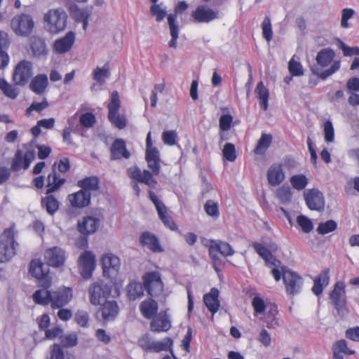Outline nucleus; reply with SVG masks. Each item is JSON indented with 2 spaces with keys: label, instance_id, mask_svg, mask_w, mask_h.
<instances>
[{
  "label": "nucleus",
  "instance_id": "obj_1",
  "mask_svg": "<svg viewBox=\"0 0 359 359\" xmlns=\"http://www.w3.org/2000/svg\"><path fill=\"white\" fill-rule=\"evenodd\" d=\"M335 53L331 48H323L316 55L317 65L311 67L312 73L318 76L322 80H325L329 76L337 72L341 67L339 60L334 61Z\"/></svg>",
  "mask_w": 359,
  "mask_h": 359
},
{
  "label": "nucleus",
  "instance_id": "obj_2",
  "mask_svg": "<svg viewBox=\"0 0 359 359\" xmlns=\"http://www.w3.org/2000/svg\"><path fill=\"white\" fill-rule=\"evenodd\" d=\"M251 246L264 260L267 266L273 267L271 274L276 281H279L281 279V272L280 271L281 262L272 255L273 252H276L278 250V245L271 240H266L262 243L252 242Z\"/></svg>",
  "mask_w": 359,
  "mask_h": 359
},
{
  "label": "nucleus",
  "instance_id": "obj_3",
  "mask_svg": "<svg viewBox=\"0 0 359 359\" xmlns=\"http://www.w3.org/2000/svg\"><path fill=\"white\" fill-rule=\"evenodd\" d=\"M44 28L50 34H58L67 27V14L62 8L50 9L43 15Z\"/></svg>",
  "mask_w": 359,
  "mask_h": 359
},
{
  "label": "nucleus",
  "instance_id": "obj_4",
  "mask_svg": "<svg viewBox=\"0 0 359 359\" xmlns=\"http://www.w3.org/2000/svg\"><path fill=\"white\" fill-rule=\"evenodd\" d=\"M13 229H6L0 236V262L10 260L15 254V248L18 244L14 238Z\"/></svg>",
  "mask_w": 359,
  "mask_h": 359
},
{
  "label": "nucleus",
  "instance_id": "obj_5",
  "mask_svg": "<svg viewBox=\"0 0 359 359\" xmlns=\"http://www.w3.org/2000/svg\"><path fill=\"white\" fill-rule=\"evenodd\" d=\"M11 27L17 36H27L34 27V22L32 15L22 13L12 18Z\"/></svg>",
  "mask_w": 359,
  "mask_h": 359
},
{
  "label": "nucleus",
  "instance_id": "obj_6",
  "mask_svg": "<svg viewBox=\"0 0 359 359\" xmlns=\"http://www.w3.org/2000/svg\"><path fill=\"white\" fill-rule=\"evenodd\" d=\"M281 278H283L286 292L294 295L301 292L303 285L302 278L296 272L280 265Z\"/></svg>",
  "mask_w": 359,
  "mask_h": 359
},
{
  "label": "nucleus",
  "instance_id": "obj_7",
  "mask_svg": "<svg viewBox=\"0 0 359 359\" xmlns=\"http://www.w3.org/2000/svg\"><path fill=\"white\" fill-rule=\"evenodd\" d=\"M111 287L102 280L92 283L88 287L89 300L91 304L97 306L105 301L111 294Z\"/></svg>",
  "mask_w": 359,
  "mask_h": 359
},
{
  "label": "nucleus",
  "instance_id": "obj_8",
  "mask_svg": "<svg viewBox=\"0 0 359 359\" xmlns=\"http://www.w3.org/2000/svg\"><path fill=\"white\" fill-rule=\"evenodd\" d=\"M142 279L145 290L150 296L158 297L162 294L163 284L158 272H147L143 276Z\"/></svg>",
  "mask_w": 359,
  "mask_h": 359
},
{
  "label": "nucleus",
  "instance_id": "obj_9",
  "mask_svg": "<svg viewBox=\"0 0 359 359\" xmlns=\"http://www.w3.org/2000/svg\"><path fill=\"white\" fill-rule=\"evenodd\" d=\"M100 262L103 276L110 279L115 278L121 267L119 257L112 253H107L101 257Z\"/></svg>",
  "mask_w": 359,
  "mask_h": 359
},
{
  "label": "nucleus",
  "instance_id": "obj_10",
  "mask_svg": "<svg viewBox=\"0 0 359 359\" xmlns=\"http://www.w3.org/2000/svg\"><path fill=\"white\" fill-rule=\"evenodd\" d=\"M95 255L91 251H85L78 259L79 271L84 279H90L95 269Z\"/></svg>",
  "mask_w": 359,
  "mask_h": 359
},
{
  "label": "nucleus",
  "instance_id": "obj_11",
  "mask_svg": "<svg viewBox=\"0 0 359 359\" xmlns=\"http://www.w3.org/2000/svg\"><path fill=\"white\" fill-rule=\"evenodd\" d=\"M33 75V67L32 62L27 60L20 61L15 67L13 80L15 85L25 86Z\"/></svg>",
  "mask_w": 359,
  "mask_h": 359
},
{
  "label": "nucleus",
  "instance_id": "obj_12",
  "mask_svg": "<svg viewBox=\"0 0 359 359\" xmlns=\"http://www.w3.org/2000/svg\"><path fill=\"white\" fill-rule=\"evenodd\" d=\"M49 269L40 260H32L29 266V273L39 280L42 287H49L51 284V278L48 275Z\"/></svg>",
  "mask_w": 359,
  "mask_h": 359
},
{
  "label": "nucleus",
  "instance_id": "obj_13",
  "mask_svg": "<svg viewBox=\"0 0 359 359\" xmlns=\"http://www.w3.org/2000/svg\"><path fill=\"white\" fill-rule=\"evenodd\" d=\"M149 196L150 200L154 204L158 212V215L161 220L163 222V224L172 231L177 230V226L175 223L172 217L168 215L167 208L163 204V203L158 198V196L152 191H149Z\"/></svg>",
  "mask_w": 359,
  "mask_h": 359
},
{
  "label": "nucleus",
  "instance_id": "obj_14",
  "mask_svg": "<svg viewBox=\"0 0 359 359\" xmlns=\"http://www.w3.org/2000/svg\"><path fill=\"white\" fill-rule=\"evenodd\" d=\"M306 204L311 210L322 211L325 207V198L318 189H307L304 192Z\"/></svg>",
  "mask_w": 359,
  "mask_h": 359
},
{
  "label": "nucleus",
  "instance_id": "obj_15",
  "mask_svg": "<svg viewBox=\"0 0 359 359\" xmlns=\"http://www.w3.org/2000/svg\"><path fill=\"white\" fill-rule=\"evenodd\" d=\"M128 174L136 182L144 183L149 188L156 187V180L154 178L152 173L147 170L142 171L138 167L134 166L128 169Z\"/></svg>",
  "mask_w": 359,
  "mask_h": 359
},
{
  "label": "nucleus",
  "instance_id": "obj_16",
  "mask_svg": "<svg viewBox=\"0 0 359 359\" xmlns=\"http://www.w3.org/2000/svg\"><path fill=\"white\" fill-rule=\"evenodd\" d=\"M35 151L28 150L25 154L22 151L18 150L14 156L12 163V168L14 170H20L23 168L27 169L31 163L35 159Z\"/></svg>",
  "mask_w": 359,
  "mask_h": 359
},
{
  "label": "nucleus",
  "instance_id": "obj_17",
  "mask_svg": "<svg viewBox=\"0 0 359 359\" xmlns=\"http://www.w3.org/2000/svg\"><path fill=\"white\" fill-rule=\"evenodd\" d=\"M100 220L93 216L83 217L77 223L78 231L84 236L94 233L98 229Z\"/></svg>",
  "mask_w": 359,
  "mask_h": 359
},
{
  "label": "nucleus",
  "instance_id": "obj_18",
  "mask_svg": "<svg viewBox=\"0 0 359 359\" xmlns=\"http://www.w3.org/2000/svg\"><path fill=\"white\" fill-rule=\"evenodd\" d=\"M44 258L48 264L53 267H60L65 262V251L58 247H53L46 250Z\"/></svg>",
  "mask_w": 359,
  "mask_h": 359
},
{
  "label": "nucleus",
  "instance_id": "obj_19",
  "mask_svg": "<svg viewBox=\"0 0 359 359\" xmlns=\"http://www.w3.org/2000/svg\"><path fill=\"white\" fill-rule=\"evenodd\" d=\"M196 22H209L218 18V12L204 5L198 6L191 13Z\"/></svg>",
  "mask_w": 359,
  "mask_h": 359
},
{
  "label": "nucleus",
  "instance_id": "obj_20",
  "mask_svg": "<svg viewBox=\"0 0 359 359\" xmlns=\"http://www.w3.org/2000/svg\"><path fill=\"white\" fill-rule=\"evenodd\" d=\"M266 177L271 186L276 187L280 184L285 178L282 164L278 163L271 164L268 168Z\"/></svg>",
  "mask_w": 359,
  "mask_h": 359
},
{
  "label": "nucleus",
  "instance_id": "obj_21",
  "mask_svg": "<svg viewBox=\"0 0 359 359\" xmlns=\"http://www.w3.org/2000/svg\"><path fill=\"white\" fill-rule=\"evenodd\" d=\"M72 299V290L70 287L59 288L53 293L52 307L60 309L67 304Z\"/></svg>",
  "mask_w": 359,
  "mask_h": 359
},
{
  "label": "nucleus",
  "instance_id": "obj_22",
  "mask_svg": "<svg viewBox=\"0 0 359 359\" xmlns=\"http://www.w3.org/2000/svg\"><path fill=\"white\" fill-rule=\"evenodd\" d=\"M75 42V34L69 32L66 35L55 41L53 48L57 54H64L69 51Z\"/></svg>",
  "mask_w": 359,
  "mask_h": 359
},
{
  "label": "nucleus",
  "instance_id": "obj_23",
  "mask_svg": "<svg viewBox=\"0 0 359 359\" xmlns=\"http://www.w3.org/2000/svg\"><path fill=\"white\" fill-rule=\"evenodd\" d=\"M170 327L171 322L165 311L160 312L151 322V330L152 332H167Z\"/></svg>",
  "mask_w": 359,
  "mask_h": 359
},
{
  "label": "nucleus",
  "instance_id": "obj_24",
  "mask_svg": "<svg viewBox=\"0 0 359 359\" xmlns=\"http://www.w3.org/2000/svg\"><path fill=\"white\" fill-rule=\"evenodd\" d=\"M140 243L142 246L147 248L153 252H163V248L161 245L158 238L151 232H143L140 237Z\"/></svg>",
  "mask_w": 359,
  "mask_h": 359
},
{
  "label": "nucleus",
  "instance_id": "obj_25",
  "mask_svg": "<svg viewBox=\"0 0 359 359\" xmlns=\"http://www.w3.org/2000/svg\"><path fill=\"white\" fill-rule=\"evenodd\" d=\"M330 299L337 310L342 309L346 304L345 284L343 282H337L330 293Z\"/></svg>",
  "mask_w": 359,
  "mask_h": 359
},
{
  "label": "nucleus",
  "instance_id": "obj_26",
  "mask_svg": "<svg viewBox=\"0 0 359 359\" xmlns=\"http://www.w3.org/2000/svg\"><path fill=\"white\" fill-rule=\"evenodd\" d=\"M219 252L224 257L231 256L234 254L232 247L226 242L221 241H212L209 248L210 256L212 259H215L217 255L215 253Z\"/></svg>",
  "mask_w": 359,
  "mask_h": 359
},
{
  "label": "nucleus",
  "instance_id": "obj_27",
  "mask_svg": "<svg viewBox=\"0 0 359 359\" xmlns=\"http://www.w3.org/2000/svg\"><path fill=\"white\" fill-rule=\"evenodd\" d=\"M93 7L79 8L74 5L70 9L71 15L76 22L83 23V28L86 29L88 25V20L92 13Z\"/></svg>",
  "mask_w": 359,
  "mask_h": 359
},
{
  "label": "nucleus",
  "instance_id": "obj_28",
  "mask_svg": "<svg viewBox=\"0 0 359 359\" xmlns=\"http://www.w3.org/2000/svg\"><path fill=\"white\" fill-rule=\"evenodd\" d=\"M56 169V163H55L52 168V172L47 177V194L57 190L65 182V179L57 173Z\"/></svg>",
  "mask_w": 359,
  "mask_h": 359
},
{
  "label": "nucleus",
  "instance_id": "obj_29",
  "mask_svg": "<svg viewBox=\"0 0 359 359\" xmlns=\"http://www.w3.org/2000/svg\"><path fill=\"white\" fill-rule=\"evenodd\" d=\"M219 294V290L215 287H212L208 293L203 296V302L212 315L217 312L220 306Z\"/></svg>",
  "mask_w": 359,
  "mask_h": 359
},
{
  "label": "nucleus",
  "instance_id": "obj_30",
  "mask_svg": "<svg viewBox=\"0 0 359 359\" xmlns=\"http://www.w3.org/2000/svg\"><path fill=\"white\" fill-rule=\"evenodd\" d=\"M111 158L118 160L122 158H129L130 154L127 150L126 142L122 139H116L111 147Z\"/></svg>",
  "mask_w": 359,
  "mask_h": 359
},
{
  "label": "nucleus",
  "instance_id": "obj_31",
  "mask_svg": "<svg viewBox=\"0 0 359 359\" xmlns=\"http://www.w3.org/2000/svg\"><path fill=\"white\" fill-rule=\"evenodd\" d=\"M90 194L86 193L83 190H80L68 196L71 205L75 208H84L90 203Z\"/></svg>",
  "mask_w": 359,
  "mask_h": 359
},
{
  "label": "nucleus",
  "instance_id": "obj_32",
  "mask_svg": "<svg viewBox=\"0 0 359 359\" xmlns=\"http://www.w3.org/2000/svg\"><path fill=\"white\" fill-rule=\"evenodd\" d=\"M118 306L115 301H106L101 308L102 317L104 321L114 320L118 313Z\"/></svg>",
  "mask_w": 359,
  "mask_h": 359
},
{
  "label": "nucleus",
  "instance_id": "obj_33",
  "mask_svg": "<svg viewBox=\"0 0 359 359\" xmlns=\"http://www.w3.org/2000/svg\"><path fill=\"white\" fill-rule=\"evenodd\" d=\"M48 84V76L46 74H38L34 76L30 84L29 88L37 95L43 94Z\"/></svg>",
  "mask_w": 359,
  "mask_h": 359
},
{
  "label": "nucleus",
  "instance_id": "obj_34",
  "mask_svg": "<svg viewBox=\"0 0 359 359\" xmlns=\"http://www.w3.org/2000/svg\"><path fill=\"white\" fill-rule=\"evenodd\" d=\"M77 184L81 188V190L90 194L98 191L100 180L96 176H90L78 181Z\"/></svg>",
  "mask_w": 359,
  "mask_h": 359
},
{
  "label": "nucleus",
  "instance_id": "obj_35",
  "mask_svg": "<svg viewBox=\"0 0 359 359\" xmlns=\"http://www.w3.org/2000/svg\"><path fill=\"white\" fill-rule=\"evenodd\" d=\"M330 282L329 269H325L314 279V284L312 288L313 292L316 295H319L323 292V287H326Z\"/></svg>",
  "mask_w": 359,
  "mask_h": 359
},
{
  "label": "nucleus",
  "instance_id": "obj_36",
  "mask_svg": "<svg viewBox=\"0 0 359 359\" xmlns=\"http://www.w3.org/2000/svg\"><path fill=\"white\" fill-rule=\"evenodd\" d=\"M168 22L170 27L171 39L169 41L170 48H176L177 41L179 36V27L177 22L176 14H170L168 15Z\"/></svg>",
  "mask_w": 359,
  "mask_h": 359
},
{
  "label": "nucleus",
  "instance_id": "obj_37",
  "mask_svg": "<svg viewBox=\"0 0 359 359\" xmlns=\"http://www.w3.org/2000/svg\"><path fill=\"white\" fill-rule=\"evenodd\" d=\"M140 310L144 318L151 319L157 313L158 304L152 299H146L140 304Z\"/></svg>",
  "mask_w": 359,
  "mask_h": 359
},
{
  "label": "nucleus",
  "instance_id": "obj_38",
  "mask_svg": "<svg viewBox=\"0 0 359 359\" xmlns=\"http://www.w3.org/2000/svg\"><path fill=\"white\" fill-rule=\"evenodd\" d=\"M255 91L257 97L259 100L260 107L263 110L266 111L269 106V90L264 86L263 82L260 81L257 83Z\"/></svg>",
  "mask_w": 359,
  "mask_h": 359
},
{
  "label": "nucleus",
  "instance_id": "obj_39",
  "mask_svg": "<svg viewBox=\"0 0 359 359\" xmlns=\"http://www.w3.org/2000/svg\"><path fill=\"white\" fill-rule=\"evenodd\" d=\"M48 287L37 290L32 295L34 302L36 304L41 305H48L49 303L52 304L53 294L47 290Z\"/></svg>",
  "mask_w": 359,
  "mask_h": 359
},
{
  "label": "nucleus",
  "instance_id": "obj_40",
  "mask_svg": "<svg viewBox=\"0 0 359 359\" xmlns=\"http://www.w3.org/2000/svg\"><path fill=\"white\" fill-rule=\"evenodd\" d=\"M93 78L100 85L105 83L107 79L110 76L109 65L105 63L102 67H97L92 72Z\"/></svg>",
  "mask_w": 359,
  "mask_h": 359
},
{
  "label": "nucleus",
  "instance_id": "obj_41",
  "mask_svg": "<svg viewBox=\"0 0 359 359\" xmlns=\"http://www.w3.org/2000/svg\"><path fill=\"white\" fill-rule=\"evenodd\" d=\"M144 285L140 282H131L128 285V296L130 300H136L143 297L144 292Z\"/></svg>",
  "mask_w": 359,
  "mask_h": 359
},
{
  "label": "nucleus",
  "instance_id": "obj_42",
  "mask_svg": "<svg viewBox=\"0 0 359 359\" xmlns=\"http://www.w3.org/2000/svg\"><path fill=\"white\" fill-rule=\"evenodd\" d=\"M278 314V308L275 304L269 305V309H267L266 315L264 319V322L266 324V327L269 329L275 328L278 325V322L276 318V315Z\"/></svg>",
  "mask_w": 359,
  "mask_h": 359
},
{
  "label": "nucleus",
  "instance_id": "obj_43",
  "mask_svg": "<svg viewBox=\"0 0 359 359\" xmlns=\"http://www.w3.org/2000/svg\"><path fill=\"white\" fill-rule=\"evenodd\" d=\"M272 142V135L270 134L262 133L257 144L255 149L256 154H263L269 147Z\"/></svg>",
  "mask_w": 359,
  "mask_h": 359
},
{
  "label": "nucleus",
  "instance_id": "obj_44",
  "mask_svg": "<svg viewBox=\"0 0 359 359\" xmlns=\"http://www.w3.org/2000/svg\"><path fill=\"white\" fill-rule=\"evenodd\" d=\"M41 205L50 215H53L59 208L58 201L53 196L48 195L41 200Z\"/></svg>",
  "mask_w": 359,
  "mask_h": 359
},
{
  "label": "nucleus",
  "instance_id": "obj_45",
  "mask_svg": "<svg viewBox=\"0 0 359 359\" xmlns=\"http://www.w3.org/2000/svg\"><path fill=\"white\" fill-rule=\"evenodd\" d=\"M290 182L294 189L302 191L307 186L309 180L303 174H297L290 177Z\"/></svg>",
  "mask_w": 359,
  "mask_h": 359
},
{
  "label": "nucleus",
  "instance_id": "obj_46",
  "mask_svg": "<svg viewBox=\"0 0 359 359\" xmlns=\"http://www.w3.org/2000/svg\"><path fill=\"white\" fill-rule=\"evenodd\" d=\"M31 48L33 55L39 57L46 54V45L43 40L39 38H34L31 43Z\"/></svg>",
  "mask_w": 359,
  "mask_h": 359
},
{
  "label": "nucleus",
  "instance_id": "obj_47",
  "mask_svg": "<svg viewBox=\"0 0 359 359\" xmlns=\"http://www.w3.org/2000/svg\"><path fill=\"white\" fill-rule=\"evenodd\" d=\"M160 159L158 149L152 145L151 132H149L146 138V159Z\"/></svg>",
  "mask_w": 359,
  "mask_h": 359
},
{
  "label": "nucleus",
  "instance_id": "obj_48",
  "mask_svg": "<svg viewBox=\"0 0 359 359\" xmlns=\"http://www.w3.org/2000/svg\"><path fill=\"white\" fill-rule=\"evenodd\" d=\"M0 89L4 94L11 99H15L18 95V90L17 88L9 84L5 79H0Z\"/></svg>",
  "mask_w": 359,
  "mask_h": 359
},
{
  "label": "nucleus",
  "instance_id": "obj_49",
  "mask_svg": "<svg viewBox=\"0 0 359 359\" xmlns=\"http://www.w3.org/2000/svg\"><path fill=\"white\" fill-rule=\"evenodd\" d=\"M172 345V340L169 337H165L161 341H154L152 343L151 352H161L168 351Z\"/></svg>",
  "mask_w": 359,
  "mask_h": 359
},
{
  "label": "nucleus",
  "instance_id": "obj_50",
  "mask_svg": "<svg viewBox=\"0 0 359 359\" xmlns=\"http://www.w3.org/2000/svg\"><path fill=\"white\" fill-rule=\"evenodd\" d=\"M252 306L254 309L255 316L264 314L266 309H269V306L265 304L264 299L258 295H256L252 301Z\"/></svg>",
  "mask_w": 359,
  "mask_h": 359
},
{
  "label": "nucleus",
  "instance_id": "obj_51",
  "mask_svg": "<svg viewBox=\"0 0 359 359\" xmlns=\"http://www.w3.org/2000/svg\"><path fill=\"white\" fill-rule=\"evenodd\" d=\"M276 195L282 203H288L292 200V191L289 186H282L276 191Z\"/></svg>",
  "mask_w": 359,
  "mask_h": 359
},
{
  "label": "nucleus",
  "instance_id": "obj_52",
  "mask_svg": "<svg viewBox=\"0 0 359 359\" xmlns=\"http://www.w3.org/2000/svg\"><path fill=\"white\" fill-rule=\"evenodd\" d=\"M337 224L334 220H327L318 224L317 231L320 235L331 233L337 229Z\"/></svg>",
  "mask_w": 359,
  "mask_h": 359
},
{
  "label": "nucleus",
  "instance_id": "obj_53",
  "mask_svg": "<svg viewBox=\"0 0 359 359\" xmlns=\"http://www.w3.org/2000/svg\"><path fill=\"white\" fill-rule=\"evenodd\" d=\"M297 223L304 233H310L313 229L312 221L303 215L297 217Z\"/></svg>",
  "mask_w": 359,
  "mask_h": 359
},
{
  "label": "nucleus",
  "instance_id": "obj_54",
  "mask_svg": "<svg viewBox=\"0 0 359 359\" xmlns=\"http://www.w3.org/2000/svg\"><path fill=\"white\" fill-rule=\"evenodd\" d=\"M294 55L288 63V69L292 76H299L304 74V69L300 62L294 60Z\"/></svg>",
  "mask_w": 359,
  "mask_h": 359
},
{
  "label": "nucleus",
  "instance_id": "obj_55",
  "mask_svg": "<svg viewBox=\"0 0 359 359\" xmlns=\"http://www.w3.org/2000/svg\"><path fill=\"white\" fill-rule=\"evenodd\" d=\"M108 118L110 122L118 129H123L126 126V119L123 115L118 112L108 114Z\"/></svg>",
  "mask_w": 359,
  "mask_h": 359
},
{
  "label": "nucleus",
  "instance_id": "obj_56",
  "mask_svg": "<svg viewBox=\"0 0 359 359\" xmlns=\"http://www.w3.org/2000/svg\"><path fill=\"white\" fill-rule=\"evenodd\" d=\"M121 107V101L118 93L117 91H113L111 95V100L107 107L109 109V114L118 112Z\"/></svg>",
  "mask_w": 359,
  "mask_h": 359
},
{
  "label": "nucleus",
  "instance_id": "obj_57",
  "mask_svg": "<svg viewBox=\"0 0 359 359\" xmlns=\"http://www.w3.org/2000/svg\"><path fill=\"white\" fill-rule=\"evenodd\" d=\"M262 29L263 37L268 42H270L273 38V31L271 20L268 16L265 17L262 23Z\"/></svg>",
  "mask_w": 359,
  "mask_h": 359
},
{
  "label": "nucleus",
  "instance_id": "obj_58",
  "mask_svg": "<svg viewBox=\"0 0 359 359\" xmlns=\"http://www.w3.org/2000/svg\"><path fill=\"white\" fill-rule=\"evenodd\" d=\"M96 118L93 114L86 112L79 116L80 124L86 128H92L95 123Z\"/></svg>",
  "mask_w": 359,
  "mask_h": 359
},
{
  "label": "nucleus",
  "instance_id": "obj_59",
  "mask_svg": "<svg viewBox=\"0 0 359 359\" xmlns=\"http://www.w3.org/2000/svg\"><path fill=\"white\" fill-rule=\"evenodd\" d=\"M204 209L205 212L212 217L217 218L219 215L218 204L212 200L206 201Z\"/></svg>",
  "mask_w": 359,
  "mask_h": 359
},
{
  "label": "nucleus",
  "instance_id": "obj_60",
  "mask_svg": "<svg viewBox=\"0 0 359 359\" xmlns=\"http://www.w3.org/2000/svg\"><path fill=\"white\" fill-rule=\"evenodd\" d=\"M355 14V11L351 8H344L341 11V26L347 29L350 27L348 20L352 18Z\"/></svg>",
  "mask_w": 359,
  "mask_h": 359
},
{
  "label": "nucleus",
  "instance_id": "obj_61",
  "mask_svg": "<svg viewBox=\"0 0 359 359\" xmlns=\"http://www.w3.org/2000/svg\"><path fill=\"white\" fill-rule=\"evenodd\" d=\"M223 156L229 161H234L236 158L235 147L231 143L225 144L223 149Z\"/></svg>",
  "mask_w": 359,
  "mask_h": 359
},
{
  "label": "nucleus",
  "instance_id": "obj_62",
  "mask_svg": "<svg viewBox=\"0 0 359 359\" xmlns=\"http://www.w3.org/2000/svg\"><path fill=\"white\" fill-rule=\"evenodd\" d=\"M75 320L81 327H87L89 320L88 313L83 310H78L75 313Z\"/></svg>",
  "mask_w": 359,
  "mask_h": 359
},
{
  "label": "nucleus",
  "instance_id": "obj_63",
  "mask_svg": "<svg viewBox=\"0 0 359 359\" xmlns=\"http://www.w3.org/2000/svg\"><path fill=\"white\" fill-rule=\"evenodd\" d=\"M233 122V116L231 114L222 115L219 120V128L222 131L229 130Z\"/></svg>",
  "mask_w": 359,
  "mask_h": 359
},
{
  "label": "nucleus",
  "instance_id": "obj_64",
  "mask_svg": "<svg viewBox=\"0 0 359 359\" xmlns=\"http://www.w3.org/2000/svg\"><path fill=\"white\" fill-rule=\"evenodd\" d=\"M151 13L156 17L158 22L162 21L166 15L165 8L161 7L159 4H154L151 7Z\"/></svg>",
  "mask_w": 359,
  "mask_h": 359
}]
</instances>
